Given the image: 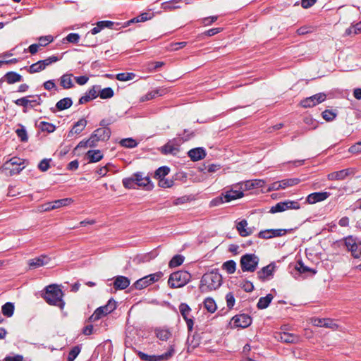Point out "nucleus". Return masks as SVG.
I'll list each match as a JSON object with an SVG mask.
<instances>
[{
  "mask_svg": "<svg viewBox=\"0 0 361 361\" xmlns=\"http://www.w3.org/2000/svg\"><path fill=\"white\" fill-rule=\"evenodd\" d=\"M322 114L323 118L324 120H326V121H331L336 116V114H335L334 112H333L332 111H330V110H325L322 112Z\"/></svg>",
  "mask_w": 361,
  "mask_h": 361,
  "instance_id": "6e6d98bb",
  "label": "nucleus"
},
{
  "mask_svg": "<svg viewBox=\"0 0 361 361\" xmlns=\"http://www.w3.org/2000/svg\"><path fill=\"white\" fill-rule=\"evenodd\" d=\"M188 156L192 161L202 159L206 156V152L202 147L192 149L188 152Z\"/></svg>",
  "mask_w": 361,
  "mask_h": 361,
  "instance_id": "a878e982",
  "label": "nucleus"
},
{
  "mask_svg": "<svg viewBox=\"0 0 361 361\" xmlns=\"http://www.w3.org/2000/svg\"><path fill=\"white\" fill-rule=\"evenodd\" d=\"M87 125V121L84 118L80 119L75 123L70 131L71 134H79L81 133Z\"/></svg>",
  "mask_w": 361,
  "mask_h": 361,
  "instance_id": "473e14b6",
  "label": "nucleus"
},
{
  "mask_svg": "<svg viewBox=\"0 0 361 361\" xmlns=\"http://www.w3.org/2000/svg\"><path fill=\"white\" fill-rule=\"evenodd\" d=\"M135 75L133 73H121L116 75L118 80L120 81H128L133 80Z\"/></svg>",
  "mask_w": 361,
  "mask_h": 361,
  "instance_id": "de8ad7c7",
  "label": "nucleus"
},
{
  "mask_svg": "<svg viewBox=\"0 0 361 361\" xmlns=\"http://www.w3.org/2000/svg\"><path fill=\"white\" fill-rule=\"evenodd\" d=\"M43 70H44V68L42 64V62L41 61H39L30 66L28 72L30 73H39Z\"/></svg>",
  "mask_w": 361,
  "mask_h": 361,
  "instance_id": "3c124183",
  "label": "nucleus"
},
{
  "mask_svg": "<svg viewBox=\"0 0 361 361\" xmlns=\"http://www.w3.org/2000/svg\"><path fill=\"white\" fill-rule=\"evenodd\" d=\"M348 151L350 152V153H353V154H358V153H360L361 152V141L360 142H357L356 144L352 145Z\"/></svg>",
  "mask_w": 361,
  "mask_h": 361,
  "instance_id": "69168bd1",
  "label": "nucleus"
},
{
  "mask_svg": "<svg viewBox=\"0 0 361 361\" xmlns=\"http://www.w3.org/2000/svg\"><path fill=\"white\" fill-rule=\"evenodd\" d=\"M80 35L78 33L68 34L63 40H66L70 43L76 44L80 40Z\"/></svg>",
  "mask_w": 361,
  "mask_h": 361,
  "instance_id": "5fc2aeb1",
  "label": "nucleus"
},
{
  "mask_svg": "<svg viewBox=\"0 0 361 361\" xmlns=\"http://www.w3.org/2000/svg\"><path fill=\"white\" fill-rule=\"evenodd\" d=\"M326 98V94L318 93L302 99L300 102V104L304 108H310L323 102Z\"/></svg>",
  "mask_w": 361,
  "mask_h": 361,
  "instance_id": "f8f14e48",
  "label": "nucleus"
},
{
  "mask_svg": "<svg viewBox=\"0 0 361 361\" xmlns=\"http://www.w3.org/2000/svg\"><path fill=\"white\" fill-rule=\"evenodd\" d=\"M5 80L8 84H13L22 80V76L16 72H8L4 75Z\"/></svg>",
  "mask_w": 361,
  "mask_h": 361,
  "instance_id": "2f4dec72",
  "label": "nucleus"
},
{
  "mask_svg": "<svg viewBox=\"0 0 361 361\" xmlns=\"http://www.w3.org/2000/svg\"><path fill=\"white\" fill-rule=\"evenodd\" d=\"M179 143L177 140L173 139L169 141L161 147V152L164 154H176L178 152Z\"/></svg>",
  "mask_w": 361,
  "mask_h": 361,
  "instance_id": "6ab92c4d",
  "label": "nucleus"
},
{
  "mask_svg": "<svg viewBox=\"0 0 361 361\" xmlns=\"http://www.w3.org/2000/svg\"><path fill=\"white\" fill-rule=\"evenodd\" d=\"M123 185L126 188L135 189V179L133 178V174L130 177L125 178L122 180Z\"/></svg>",
  "mask_w": 361,
  "mask_h": 361,
  "instance_id": "49530a36",
  "label": "nucleus"
},
{
  "mask_svg": "<svg viewBox=\"0 0 361 361\" xmlns=\"http://www.w3.org/2000/svg\"><path fill=\"white\" fill-rule=\"evenodd\" d=\"M152 18V14L149 13H142L140 16L133 18L130 20L128 22V25H130L133 23H140V22H145L147 20H149Z\"/></svg>",
  "mask_w": 361,
  "mask_h": 361,
  "instance_id": "4c0bfd02",
  "label": "nucleus"
},
{
  "mask_svg": "<svg viewBox=\"0 0 361 361\" xmlns=\"http://www.w3.org/2000/svg\"><path fill=\"white\" fill-rule=\"evenodd\" d=\"M147 276L151 283H153L158 281L163 276V273L161 271H158L154 274H149Z\"/></svg>",
  "mask_w": 361,
  "mask_h": 361,
  "instance_id": "e2e57ef3",
  "label": "nucleus"
},
{
  "mask_svg": "<svg viewBox=\"0 0 361 361\" xmlns=\"http://www.w3.org/2000/svg\"><path fill=\"white\" fill-rule=\"evenodd\" d=\"M3 361H23V357L20 355H16L15 356H7Z\"/></svg>",
  "mask_w": 361,
  "mask_h": 361,
  "instance_id": "774afa93",
  "label": "nucleus"
},
{
  "mask_svg": "<svg viewBox=\"0 0 361 361\" xmlns=\"http://www.w3.org/2000/svg\"><path fill=\"white\" fill-rule=\"evenodd\" d=\"M330 196L329 192H316L310 194L306 199L308 204H312L326 200Z\"/></svg>",
  "mask_w": 361,
  "mask_h": 361,
  "instance_id": "2eb2a0df",
  "label": "nucleus"
},
{
  "mask_svg": "<svg viewBox=\"0 0 361 361\" xmlns=\"http://www.w3.org/2000/svg\"><path fill=\"white\" fill-rule=\"evenodd\" d=\"M58 61H59V59L57 56H51L44 60H42L41 62H42V64L44 68L45 69L48 66H49L51 63H55Z\"/></svg>",
  "mask_w": 361,
  "mask_h": 361,
  "instance_id": "13d9d810",
  "label": "nucleus"
},
{
  "mask_svg": "<svg viewBox=\"0 0 361 361\" xmlns=\"http://www.w3.org/2000/svg\"><path fill=\"white\" fill-rule=\"evenodd\" d=\"M344 245L348 251L351 252L355 258H360L361 256V244L357 243L355 239L352 236H348L343 239Z\"/></svg>",
  "mask_w": 361,
  "mask_h": 361,
  "instance_id": "9d476101",
  "label": "nucleus"
},
{
  "mask_svg": "<svg viewBox=\"0 0 361 361\" xmlns=\"http://www.w3.org/2000/svg\"><path fill=\"white\" fill-rule=\"evenodd\" d=\"M73 75L71 73L63 74L59 78L60 85L63 89H71L73 87L74 84L72 80Z\"/></svg>",
  "mask_w": 361,
  "mask_h": 361,
  "instance_id": "c85d7f7f",
  "label": "nucleus"
},
{
  "mask_svg": "<svg viewBox=\"0 0 361 361\" xmlns=\"http://www.w3.org/2000/svg\"><path fill=\"white\" fill-rule=\"evenodd\" d=\"M221 283V275L217 270H213L202 276L199 288L201 293H206L218 289Z\"/></svg>",
  "mask_w": 361,
  "mask_h": 361,
  "instance_id": "f257e3e1",
  "label": "nucleus"
},
{
  "mask_svg": "<svg viewBox=\"0 0 361 361\" xmlns=\"http://www.w3.org/2000/svg\"><path fill=\"white\" fill-rule=\"evenodd\" d=\"M222 269L225 270L228 274H232L235 273L236 270V263L234 260H228L223 263Z\"/></svg>",
  "mask_w": 361,
  "mask_h": 361,
  "instance_id": "f704fd0d",
  "label": "nucleus"
},
{
  "mask_svg": "<svg viewBox=\"0 0 361 361\" xmlns=\"http://www.w3.org/2000/svg\"><path fill=\"white\" fill-rule=\"evenodd\" d=\"M300 209V204L297 201L286 200L277 203L273 206L270 212L276 213L284 212L287 209Z\"/></svg>",
  "mask_w": 361,
  "mask_h": 361,
  "instance_id": "9b49d317",
  "label": "nucleus"
},
{
  "mask_svg": "<svg viewBox=\"0 0 361 361\" xmlns=\"http://www.w3.org/2000/svg\"><path fill=\"white\" fill-rule=\"evenodd\" d=\"M278 339L288 343H295L299 341V336L290 333L281 332L279 334Z\"/></svg>",
  "mask_w": 361,
  "mask_h": 361,
  "instance_id": "393cba45",
  "label": "nucleus"
},
{
  "mask_svg": "<svg viewBox=\"0 0 361 361\" xmlns=\"http://www.w3.org/2000/svg\"><path fill=\"white\" fill-rule=\"evenodd\" d=\"M111 130L107 127L99 128L95 130L86 142H80L77 147H95L99 141L108 140L111 136Z\"/></svg>",
  "mask_w": 361,
  "mask_h": 361,
  "instance_id": "7ed1b4c3",
  "label": "nucleus"
},
{
  "mask_svg": "<svg viewBox=\"0 0 361 361\" xmlns=\"http://www.w3.org/2000/svg\"><path fill=\"white\" fill-rule=\"evenodd\" d=\"M1 312L7 317H12L14 312V305L10 302L5 303L1 307Z\"/></svg>",
  "mask_w": 361,
  "mask_h": 361,
  "instance_id": "c9c22d12",
  "label": "nucleus"
},
{
  "mask_svg": "<svg viewBox=\"0 0 361 361\" xmlns=\"http://www.w3.org/2000/svg\"><path fill=\"white\" fill-rule=\"evenodd\" d=\"M175 354L174 345H171L168 350L161 355H147L142 352H139V357L143 361H162L168 360Z\"/></svg>",
  "mask_w": 361,
  "mask_h": 361,
  "instance_id": "0eeeda50",
  "label": "nucleus"
},
{
  "mask_svg": "<svg viewBox=\"0 0 361 361\" xmlns=\"http://www.w3.org/2000/svg\"><path fill=\"white\" fill-rule=\"evenodd\" d=\"M191 279L190 274L186 271H178L170 275L168 281L169 286L178 288L186 285Z\"/></svg>",
  "mask_w": 361,
  "mask_h": 361,
  "instance_id": "20e7f679",
  "label": "nucleus"
},
{
  "mask_svg": "<svg viewBox=\"0 0 361 361\" xmlns=\"http://www.w3.org/2000/svg\"><path fill=\"white\" fill-rule=\"evenodd\" d=\"M282 189H285L288 187L293 186L300 183L298 178H289L281 180Z\"/></svg>",
  "mask_w": 361,
  "mask_h": 361,
  "instance_id": "37998d69",
  "label": "nucleus"
},
{
  "mask_svg": "<svg viewBox=\"0 0 361 361\" xmlns=\"http://www.w3.org/2000/svg\"><path fill=\"white\" fill-rule=\"evenodd\" d=\"M63 297V293L59 286L52 284L45 288L43 298L49 305L57 306L63 310L65 305Z\"/></svg>",
  "mask_w": 361,
  "mask_h": 361,
  "instance_id": "f03ea898",
  "label": "nucleus"
},
{
  "mask_svg": "<svg viewBox=\"0 0 361 361\" xmlns=\"http://www.w3.org/2000/svg\"><path fill=\"white\" fill-rule=\"evenodd\" d=\"M275 266L273 264H269V265L263 267L259 271H257V277L259 280L264 281L271 277L274 274Z\"/></svg>",
  "mask_w": 361,
  "mask_h": 361,
  "instance_id": "a211bd4d",
  "label": "nucleus"
},
{
  "mask_svg": "<svg viewBox=\"0 0 361 361\" xmlns=\"http://www.w3.org/2000/svg\"><path fill=\"white\" fill-rule=\"evenodd\" d=\"M247 221L243 219L236 224V229L242 237H246L252 234V231L247 227Z\"/></svg>",
  "mask_w": 361,
  "mask_h": 361,
  "instance_id": "5701e85b",
  "label": "nucleus"
},
{
  "mask_svg": "<svg viewBox=\"0 0 361 361\" xmlns=\"http://www.w3.org/2000/svg\"><path fill=\"white\" fill-rule=\"evenodd\" d=\"M39 127L42 131H47L48 133H52L56 129V127L54 124L45 121L40 122Z\"/></svg>",
  "mask_w": 361,
  "mask_h": 361,
  "instance_id": "a18cd8bd",
  "label": "nucleus"
},
{
  "mask_svg": "<svg viewBox=\"0 0 361 361\" xmlns=\"http://www.w3.org/2000/svg\"><path fill=\"white\" fill-rule=\"evenodd\" d=\"M351 171L350 169H343L338 171H334L327 175L329 180H343L345 179L350 174Z\"/></svg>",
  "mask_w": 361,
  "mask_h": 361,
  "instance_id": "aec40b11",
  "label": "nucleus"
},
{
  "mask_svg": "<svg viewBox=\"0 0 361 361\" xmlns=\"http://www.w3.org/2000/svg\"><path fill=\"white\" fill-rule=\"evenodd\" d=\"M233 324L237 327L246 328L252 323V319L245 314L236 315L232 319Z\"/></svg>",
  "mask_w": 361,
  "mask_h": 361,
  "instance_id": "dca6fc26",
  "label": "nucleus"
},
{
  "mask_svg": "<svg viewBox=\"0 0 361 361\" xmlns=\"http://www.w3.org/2000/svg\"><path fill=\"white\" fill-rule=\"evenodd\" d=\"M38 167L42 171H47L49 168V160L46 159L42 160L39 162Z\"/></svg>",
  "mask_w": 361,
  "mask_h": 361,
  "instance_id": "338daca9",
  "label": "nucleus"
},
{
  "mask_svg": "<svg viewBox=\"0 0 361 361\" xmlns=\"http://www.w3.org/2000/svg\"><path fill=\"white\" fill-rule=\"evenodd\" d=\"M157 338L163 341H168L172 336L171 329L166 327L157 328L154 330Z\"/></svg>",
  "mask_w": 361,
  "mask_h": 361,
  "instance_id": "b1692460",
  "label": "nucleus"
},
{
  "mask_svg": "<svg viewBox=\"0 0 361 361\" xmlns=\"http://www.w3.org/2000/svg\"><path fill=\"white\" fill-rule=\"evenodd\" d=\"M24 168V160L16 157L6 161L2 166L5 173L10 176L20 173Z\"/></svg>",
  "mask_w": 361,
  "mask_h": 361,
  "instance_id": "423d86ee",
  "label": "nucleus"
},
{
  "mask_svg": "<svg viewBox=\"0 0 361 361\" xmlns=\"http://www.w3.org/2000/svg\"><path fill=\"white\" fill-rule=\"evenodd\" d=\"M113 25L114 23L111 21H99L97 23V25L85 35V39H87L88 38L92 37V35L99 33L104 27H111Z\"/></svg>",
  "mask_w": 361,
  "mask_h": 361,
  "instance_id": "f3484780",
  "label": "nucleus"
},
{
  "mask_svg": "<svg viewBox=\"0 0 361 361\" xmlns=\"http://www.w3.org/2000/svg\"><path fill=\"white\" fill-rule=\"evenodd\" d=\"M259 262V257L255 254H245L240 257V265L243 272H254Z\"/></svg>",
  "mask_w": 361,
  "mask_h": 361,
  "instance_id": "39448f33",
  "label": "nucleus"
},
{
  "mask_svg": "<svg viewBox=\"0 0 361 361\" xmlns=\"http://www.w3.org/2000/svg\"><path fill=\"white\" fill-rule=\"evenodd\" d=\"M204 308L211 313H214L216 310V305L214 300L212 298H207L204 301Z\"/></svg>",
  "mask_w": 361,
  "mask_h": 361,
  "instance_id": "e433bc0d",
  "label": "nucleus"
},
{
  "mask_svg": "<svg viewBox=\"0 0 361 361\" xmlns=\"http://www.w3.org/2000/svg\"><path fill=\"white\" fill-rule=\"evenodd\" d=\"M16 133L18 137L23 142H26L27 140V135L25 129L23 127L21 128H18L16 130Z\"/></svg>",
  "mask_w": 361,
  "mask_h": 361,
  "instance_id": "052dcab7",
  "label": "nucleus"
},
{
  "mask_svg": "<svg viewBox=\"0 0 361 361\" xmlns=\"http://www.w3.org/2000/svg\"><path fill=\"white\" fill-rule=\"evenodd\" d=\"M179 310L184 319H187V318L190 317L189 315L191 309L187 304H180L179 306Z\"/></svg>",
  "mask_w": 361,
  "mask_h": 361,
  "instance_id": "09e8293b",
  "label": "nucleus"
},
{
  "mask_svg": "<svg viewBox=\"0 0 361 361\" xmlns=\"http://www.w3.org/2000/svg\"><path fill=\"white\" fill-rule=\"evenodd\" d=\"M50 258L47 255H41L38 257L32 259L29 261V266L30 268H37L49 264Z\"/></svg>",
  "mask_w": 361,
  "mask_h": 361,
  "instance_id": "4be33fe9",
  "label": "nucleus"
},
{
  "mask_svg": "<svg viewBox=\"0 0 361 361\" xmlns=\"http://www.w3.org/2000/svg\"><path fill=\"white\" fill-rule=\"evenodd\" d=\"M73 104L72 99L69 97L63 98L59 100L56 104V107L59 111H63L70 108Z\"/></svg>",
  "mask_w": 361,
  "mask_h": 361,
  "instance_id": "72a5a7b5",
  "label": "nucleus"
},
{
  "mask_svg": "<svg viewBox=\"0 0 361 361\" xmlns=\"http://www.w3.org/2000/svg\"><path fill=\"white\" fill-rule=\"evenodd\" d=\"M121 145L128 148H133L137 145V142L133 138H125L120 141Z\"/></svg>",
  "mask_w": 361,
  "mask_h": 361,
  "instance_id": "c03bdc74",
  "label": "nucleus"
},
{
  "mask_svg": "<svg viewBox=\"0 0 361 361\" xmlns=\"http://www.w3.org/2000/svg\"><path fill=\"white\" fill-rule=\"evenodd\" d=\"M296 269L301 274L311 273V274L313 275L316 273L314 269H312L310 267L305 266L302 262H298L296 265Z\"/></svg>",
  "mask_w": 361,
  "mask_h": 361,
  "instance_id": "a19ab883",
  "label": "nucleus"
},
{
  "mask_svg": "<svg viewBox=\"0 0 361 361\" xmlns=\"http://www.w3.org/2000/svg\"><path fill=\"white\" fill-rule=\"evenodd\" d=\"M54 37L51 35L42 36L39 38V44L42 47H44L48 44L52 42Z\"/></svg>",
  "mask_w": 361,
  "mask_h": 361,
  "instance_id": "4d7b16f0",
  "label": "nucleus"
},
{
  "mask_svg": "<svg viewBox=\"0 0 361 361\" xmlns=\"http://www.w3.org/2000/svg\"><path fill=\"white\" fill-rule=\"evenodd\" d=\"M164 65V63L162 61H157V62H151L148 64L147 68L150 71H156L157 69L161 68Z\"/></svg>",
  "mask_w": 361,
  "mask_h": 361,
  "instance_id": "0e129e2a",
  "label": "nucleus"
},
{
  "mask_svg": "<svg viewBox=\"0 0 361 361\" xmlns=\"http://www.w3.org/2000/svg\"><path fill=\"white\" fill-rule=\"evenodd\" d=\"M243 196V192L239 190H231L222 194V196L216 197L212 200L211 204L217 206L223 202H228L231 200L241 198Z\"/></svg>",
  "mask_w": 361,
  "mask_h": 361,
  "instance_id": "1a4fd4ad",
  "label": "nucleus"
},
{
  "mask_svg": "<svg viewBox=\"0 0 361 361\" xmlns=\"http://www.w3.org/2000/svg\"><path fill=\"white\" fill-rule=\"evenodd\" d=\"M42 100L39 96H27L16 99L14 102L18 106H23L25 108L33 107L35 104L39 105Z\"/></svg>",
  "mask_w": 361,
  "mask_h": 361,
  "instance_id": "ddd939ff",
  "label": "nucleus"
},
{
  "mask_svg": "<svg viewBox=\"0 0 361 361\" xmlns=\"http://www.w3.org/2000/svg\"><path fill=\"white\" fill-rule=\"evenodd\" d=\"M130 285V280L123 276H117L114 281V286L116 289H125Z\"/></svg>",
  "mask_w": 361,
  "mask_h": 361,
  "instance_id": "c756f323",
  "label": "nucleus"
},
{
  "mask_svg": "<svg viewBox=\"0 0 361 361\" xmlns=\"http://www.w3.org/2000/svg\"><path fill=\"white\" fill-rule=\"evenodd\" d=\"M80 352V348L79 346L73 347L68 353V361H73Z\"/></svg>",
  "mask_w": 361,
  "mask_h": 361,
  "instance_id": "603ef678",
  "label": "nucleus"
},
{
  "mask_svg": "<svg viewBox=\"0 0 361 361\" xmlns=\"http://www.w3.org/2000/svg\"><path fill=\"white\" fill-rule=\"evenodd\" d=\"M173 185V180L167 178H161L159 182V185L164 188H168L172 187Z\"/></svg>",
  "mask_w": 361,
  "mask_h": 361,
  "instance_id": "bf43d9fd",
  "label": "nucleus"
},
{
  "mask_svg": "<svg viewBox=\"0 0 361 361\" xmlns=\"http://www.w3.org/2000/svg\"><path fill=\"white\" fill-rule=\"evenodd\" d=\"M116 302L109 300L106 305L99 307L95 310L94 313L89 318L90 322H94L95 321L99 320L102 317L111 313L113 310L116 309Z\"/></svg>",
  "mask_w": 361,
  "mask_h": 361,
  "instance_id": "6e6552de",
  "label": "nucleus"
},
{
  "mask_svg": "<svg viewBox=\"0 0 361 361\" xmlns=\"http://www.w3.org/2000/svg\"><path fill=\"white\" fill-rule=\"evenodd\" d=\"M135 185L139 187H147L150 184V178L148 176H145L142 172L133 173Z\"/></svg>",
  "mask_w": 361,
  "mask_h": 361,
  "instance_id": "412c9836",
  "label": "nucleus"
},
{
  "mask_svg": "<svg viewBox=\"0 0 361 361\" xmlns=\"http://www.w3.org/2000/svg\"><path fill=\"white\" fill-rule=\"evenodd\" d=\"M347 35L358 34L361 32V21L360 23H356L353 27H349L345 31Z\"/></svg>",
  "mask_w": 361,
  "mask_h": 361,
  "instance_id": "864d4df0",
  "label": "nucleus"
},
{
  "mask_svg": "<svg viewBox=\"0 0 361 361\" xmlns=\"http://www.w3.org/2000/svg\"><path fill=\"white\" fill-rule=\"evenodd\" d=\"M273 298L271 294H267L265 297L260 298L257 305L258 309L263 310L267 308L271 303Z\"/></svg>",
  "mask_w": 361,
  "mask_h": 361,
  "instance_id": "7c9ffc66",
  "label": "nucleus"
},
{
  "mask_svg": "<svg viewBox=\"0 0 361 361\" xmlns=\"http://www.w3.org/2000/svg\"><path fill=\"white\" fill-rule=\"evenodd\" d=\"M150 284H152V283H151L150 281L149 280L148 276H144L142 279H140L139 280H137L135 283L134 286L136 289L141 290V289L146 288L147 286H148Z\"/></svg>",
  "mask_w": 361,
  "mask_h": 361,
  "instance_id": "58836bf2",
  "label": "nucleus"
},
{
  "mask_svg": "<svg viewBox=\"0 0 361 361\" xmlns=\"http://www.w3.org/2000/svg\"><path fill=\"white\" fill-rule=\"evenodd\" d=\"M73 202L71 198H64L53 201V204L51 207L44 208V211H50L55 209H59L64 206L69 205Z\"/></svg>",
  "mask_w": 361,
  "mask_h": 361,
  "instance_id": "bb28decb",
  "label": "nucleus"
},
{
  "mask_svg": "<svg viewBox=\"0 0 361 361\" xmlns=\"http://www.w3.org/2000/svg\"><path fill=\"white\" fill-rule=\"evenodd\" d=\"M184 257L180 255H175L169 262L170 267H176L183 264Z\"/></svg>",
  "mask_w": 361,
  "mask_h": 361,
  "instance_id": "79ce46f5",
  "label": "nucleus"
},
{
  "mask_svg": "<svg viewBox=\"0 0 361 361\" xmlns=\"http://www.w3.org/2000/svg\"><path fill=\"white\" fill-rule=\"evenodd\" d=\"M114 94V90L111 87H106L99 91V96L103 99L111 98Z\"/></svg>",
  "mask_w": 361,
  "mask_h": 361,
  "instance_id": "ea45409f",
  "label": "nucleus"
},
{
  "mask_svg": "<svg viewBox=\"0 0 361 361\" xmlns=\"http://www.w3.org/2000/svg\"><path fill=\"white\" fill-rule=\"evenodd\" d=\"M170 171V169L167 166L159 167L155 172V176L159 178H164Z\"/></svg>",
  "mask_w": 361,
  "mask_h": 361,
  "instance_id": "8fccbe9b",
  "label": "nucleus"
},
{
  "mask_svg": "<svg viewBox=\"0 0 361 361\" xmlns=\"http://www.w3.org/2000/svg\"><path fill=\"white\" fill-rule=\"evenodd\" d=\"M292 231L286 229H267L261 231L258 233V237L262 239H270L274 237H281L285 235L288 231Z\"/></svg>",
  "mask_w": 361,
  "mask_h": 361,
  "instance_id": "4468645a",
  "label": "nucleus"
},
{
  "mask_svg": "<svg viewBox=\"0 0 361 361\" xmlns=\"http://www.w3.org/2000/svg\"><path fill=\"white\" fill-rule=\"evenodd\" d=\"M226 300L227 307L229 309L233 308V307L235 305V300L234 295L232 293L230 292L226 294Z\"/></svg>",
  "mask_w": 361,
  "mask_h": 361,
  "instance_id": "680f3d73",
  "label": "nucleus"
},
{
  "mask_svg": "<svg viewBox=\"0 0 361 361\" xmlns=\"http://www.w3.org/2000/svg\"><path fill=\"white\" fill-rule=\"evenodd\" d=\"M86 157L89 163H96L103 158V154L99 149L89 150L86 154Z\"/></svg>",
  "mask_w": 361,
  "mask_h": 361,
  "instance_id": "cd10ccee",
  "label": "nucleus"
}]
</instances>
